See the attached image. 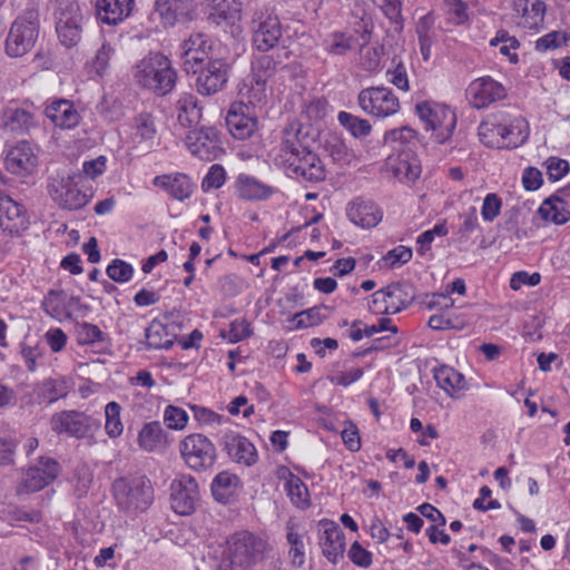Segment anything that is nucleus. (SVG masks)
<instances>
[{
	"instance_id": "obj_4",
	"label": "nucleus",
	"mask_w": 570,
	"mask_h": 570,
	"mask_svg": "<svg viewBox=\"0 0 570 570\" xmlns=\"http://www.w3.org/2000/svg\"><path fill=\"white\" fill-rule=\"evenodd\" d=\"M39 35V12L26 10L12 22L6 39V53L18 58L28 53L35 46Z\"/></svg>"
},
{
	"instance_id": "obj_26",
	"label": "nucleus",
	"mask_w": 570,
	"mask_h": 570,
	"mask_svg": "<svg viewBox=\"0 0 570 570\" xmlns=\"http://www.w3.org/2000/svg\"><path fill=\"white\" fill-rule=\"evenodd\" d=\"M346 215L354 225L362 228L375 227L383 217L381 209L374 202L361 197L348 203Z\"/></svg>"
},
{
	"instance_id": "obj_5",
	"label": "nucleus",
	"mask_w": 570,
	"mask_h": 570,
	"mask_svg": "<svg viewBox=\"0 0 570 570\" xmlns=\"http://www.w3.org/2000/svg\"><path fill=\"white\" fill-rule=\"evenodd\" d=\"M525 119L519 117L510 124H502L494 118L481 122L479 136L485 145L501 147H517L528 138Z\"/></svg>"
},
{
	"instance_id": "obj_15",
	"label": "nucleus",
	"mask_w": 570,
	"mask_h": 570,
	"mask_svg": "<svg viewBox=\"0 0 570 570\" xmlns=\"http://www.w3.org/2000/svg\"><path fill=\"white\" fill-rule=\"evenodd\" d=\"M4 163L9 173L20 177L29 176L39 165L38 149L28 141H20L8 151Z\"/></svg>"
},
{
	"instance_id": "obj_8",
	"label": "nucleus",
	"mask_w": 570,
	"mask_h": 570,
	"mask_svg": "<svg viewBox=\"0 0 570 570\" xmlns=\"http://www.w3.org/2000/svg\"><path fill=\"white\" fill-rule=\"evenodd\" d=\"M50 426L58 434L80 440L92 436L100 428V422L85 412L66 410L51 416Z\"/></svg>"
},
{
	"instance_id": "obj_11",
	"label": "nucleus",
	"mask_w": 570,
	"mask_h": 570,
	"mask_svg": "<svg viewBox=\"0 0 570 570\" xmlns=\"http://www.w3.org/2000/svg\"><path fill=\"white\" fill-rule=\"evenodd\" d=\"M357 102L364 112L377 118H386L400 110L399 98L386 87L362 89Z\"/></svg>"
},
{
	"instance_id": "obj_44",
	"label": "nucleus",
	"mask_w": 570,
	"mask_h": 570,
	"mask_svg": "<svg viewBox=\"0 0 570 570\" xmlns=\"http://www.w3.org/2000/svg\"><path fill=\"white\" fill-rule=\"evenodd\" d=\"M146 343L149 348H165L168 350L174 344V335H171L167 327L158 322L153 321L146 328Z\"/></svg>"
},
{
	"instance_id": "obj_55",
	"label": "nucleus",
	"mask_w": 570,
	"mask_h": 570,
	"mask_svg": "<svg viewBox=\"0 0 570 570\" xmlns=\"http://www.w3.org/2000/svg\"><path fill=\"white\" fill-rule=\"evenodd\" d=\"M226 180V171L220 165L210 166L208 173L203 179L202 187L204 190L217 189L224 185Z\"/></svg>"
},
{
	"instance_id": "obj_42",
	"label": "nucleus",
	"mask_w": 570,
	"mask_h": 570,
	"mask_svg": "<svg viewBox=\"0 0 570 570\" xmlns=\"http://www.w3.org/2000/svg\"><path fill=\"white\" fill-rule=\"evenodd\" d=\"M517 6L522 9V24L528 29H538L542 26L546 14V3L542 0H518Z\"/></svg>"
},
{
	"instance_id": "obj_12",
	"label": "nucleus",
	"mask_w": 570,
	"mask_h": 570,
	"mask_svg": "<svg viewBox=\"0 0 570 570\" xmlns=\"http://www.w3.org/2000/svg\"><path fill=\"white\" fill-rule=\"evenodd\" d=\"M230 65L223 58L209 59L202 65L196 79V89L202 96L222 91L229 78Z\"/></svg>"
},
{
	"instance_id": "obj_17",
	"label": "nucleus",
	"mask_w": 570,
	"mask_h": 570,
	"mask_svg": "<svg viewBox=\"0 0 570 570\" xmlns=\"http://www.w3.org/2000/svg\"><path fill=\"white\" fill-rule=\"evenodd\" d=\"M171 508L180 515L194 512L198 501V484L189 475H184L171 483Z\"/></svg>"
},
{
	"instance_id": "obj_54",
	"label": "nucleus",
	"mask_w": 570,
	"mask_h": 570,
	"mask_svg": "<svg viewBox=\"0 0 570 570\" xmlns=\"http://www.w3.org/2000/svg\"><path fill=\"white\" fill-rule=\"evenodd\" d=\"M412 258V249L405 246H397L386 253L383 256L382 262L384 266L389 268H394L402 264L407 263Z\"/></svg>"
},
{
	"instance_id": "obj_49",
	"label": "nucleus",
	"mask_w": 570,
	"mask_h": 570,
	"mask_svg": "<svg viewBox=\"0 0 570 570\" xmlns=\"http://www.w3.org/2000/svg\"><path fill=\"white\" fill-rule=\"evenodd\" d=\"M570 42V33L566 31H551L535 41V50L546 52L560 48L562 45Z\"/></svg>"
},
{
	"instance_id": "obj_40",
	"label": "nucleus",
	"mask_w": 570,
	"mask_h": 570,
	"mask_svg": "<svg viewBox=\"0 0 570 570\" xmlns=\"http://www.w3.org/2000/svg\"><path fill=\"white\" fill-rule=\"evenodd\" d=\"M2 122L8 130L17 134L28 132L36 126L33 115L18 107H7L2 112Z\"/></svg>"
},
{
	"instance_id": "obj_63",
	"label": "nucleus",
	"mask_w": 570,
	"mask_h": 570,
	"mask_svg": "<svg viewBox=\"0 0 570 570\" xmlns=\"http://www.w3.org/2000/svg\"><path fill=\"white\" fill-rule=\"evenodd\" d=\"M347 554L350 560L358 567L368 568L372 564V553L357 541L352 543Z\"/></svg>"
},
{
	"instance_id": "obj_58",
	"label": "nucleus",
	"mask_w": 570,
	"mask_h": 570,
	"mask_svg": "<svg viewBox=\"0 0 570 570\" xmlns=\"http://www.w3.org/2000/svg\"><path fill=\"white\" fill-rule=\"evenodd\" d=\"M276 68L277 62L272 56H262L254 63L252 73L261 76V78L267 82V80L275 73Z\"/></svg>"
},
{
	"instance_id": "obj_43",
	"label": "nucleus",
	"mask_w": 570,
	"mask_h": 570,
	"mask_svg": "<svg viewBox=\"0 0 570 570\" xmlns=\"http://www.w3.org/2000/svg\"><path fill=\"white\" fill-rule=\"evenodd\" d=\"M354 37L343 31H333L323 40L324 50L332 56H345L354 48Z\"/></svg>"
},
{
	"instance_id": "obj_14",
	"label": "nucleus",
	"mask_w": 570,
	"mask_h": 570,
	"mask_svg": "<svg viewBox=\"0 0 570 570\" xmlns=\"http://www.w3.org/2000/svg\"><path fill=\"white\" fill-rule=\"evenodd\" d=\"M185 142L194 156L206 161L216 159L222 150L219 135L214 127L190 129Z\"/></svg>"
},
{
	"instance_id": "obj_51",
	"label": "nucleus",
	"mask_w": 570,
	"mask_h": 570,
	"mask_svg": "<svg viewBox=\"0 0 570 570\" xmlns=\"http://www.w3.org/2000/svg\"><path fill=\"white\" fill-rule=\"evenodd\" d=\"M292 321L295 322L294 328H307L318 325L323 321L321 307H312L293 315Z\"/></svg>"
},
{
	"instance_id": "obj_1",
	"label": "nucleus",
	"mask_w": 570,
	"mask_h": 570,
	"mask_svg": "<svg viewBox=\"0 0 570 570\" xmlns=\"http://www.w3.org/2000/svg\"><path fill=\"white\" fill-rule=\"evenodd\" d=\"M135 78L142 87L164 96L174 88L176 72L165 56L155 53L136 66Z\"/></svg>"
},
{
	"instance_id": "obj_41",
	"label": "nucleus",
	"mask_w": 570,
	"mask_h": 570,
	"mask_svg": "<svg viewBox=\"0 0 570 570\" xmlns=\"http://www.w3.org/2000/svg\"><path fill=\"white\" fill-rule=\"evenodd\" d=\"M239 485L237 475L223 471L212 482V493L216 501L227 503L235 495Z\"/></svg>"
},
{
	"instance_id": "obj_37",
	"label": "nucleus",
	"mask_w": 570,
	"mask_h": 570,
	"mask_svg": "<svg viewBox=\"0 0 570 570\" xmlns=\"http://www.w3.org/2000/svg\"><path fill=\"white\" fill-rule=\"evenodd\" d=\"M138 445L146 452H156L167 444L166 432L158 421L145 423L138 433Z\"/></svg>"
},
{
	"instance_id": "obj_27",
	"label": "nucleus",
	"mask_w": 570,
	"mask_h": 570,
	"mask_svg": "<svg viewBox=\"0 0 570 570\" xmlns=\"http://www.w3.org/2000/svg\"><path fill=\"white\" fill-rule=\"evenodd\" d=\"M223 444L230 459L246 466L257 461V451L254 444L245 436L236 432H227L223 435Z\"/></svg>"
},
{
	"instance_id": "obj_61",
	"label": "nucleus",
	"mask_w": 570,
	"mask_h": 570,
	"mask_svg": "<svg viewBox=\"0 0 570 570\" xmlns=\"http://www.w3.org/2000/svg\"><path fill=\"white\" fill-rule=\"evenodd\" d=\"M252 335V328L245 318L235 320L229 325L228 340L232 343L240 342Z\"/></svg>"
},
{
	"instance_id": "obj_29",
	"label": "nucleus",
	"mask_w": 570,
	"mask_h": 570,
	"mask_svg": "<svg viewBox=\"0 0 570 570\" xmlns=\"http://www.w3.org/2000/svg\"><path fill=\"white\" fill-rule=\"evenodd\" d=\"M175 109L179 126L189 130L198 127L203 118V108L195 95L190 92L180 94L176 100Z\"/></svg>"
},
{
	"instance_id": "obj_53",
	"label": "nucleus",
	"mask_w": 570,
	"mask_h": 570,
	"mask_svg": "<svg viewBox=\"0 0 570 570\" xmlns=\"http://www.w3.org/2000/svg\"><path fill=\"white\" fill-rule=\"evenodd\" d=\"M107 274L112 281L118 283H125L132 277L134 268L130 264L126 263L122 259H115L107 267Z\"/></svg>"
},
{
	"instance_id": "obj_31",
	"label": "nucleus",
	"mask_w": 570,
	"mask_h": 570,
	"mask_svg": "<svg viewBox=\"0 0 570 570\" xmlns=\"http://www.w3.org/2000/svg\"><path fill=\"white\" fill-rule=\"evenodd\" d=\"M134 0H96L95 8L99 21L115 26L127 18Z\"/></svg>"
},
{
	"instance_id": "obj_32",
	"label": "nucleus",
	"mask_w": 570,
	"mask_h": 570,
	"mask_svg": "<svg viewBox=\"0 0 570 570\" xmlns=\"http://www.w3.org/2000/svg\"><path fill=\"white\" fill-rule=\"evenodd\" d=\"M267 82L261 78V76H255L250 73L247 76L242 86L239 87V96L243 101L240 102L245 108L248 109V106L253 108H262L267 104Z\"/></svg>"
},
{
	"instance_id": "obj_38",
	"label": "nucleus",
	"mask_w": 570,
	"mask_h": 570,
	"mask_svg": "<svg viewBox=\"0 0 570 570\" xmlns=\"http://www.w3.org/2000/svg\"><path fill=\"white\" fill-rule=\"evenodd\" d=\"M69 390L68 380L65 376L56 375L41 381L35 391L40 402L51 404L60 399H65Z\"/></svg>"
},
{
	"instance_id": "obj_47",
	"label": "nucleus",
	"mask_w": 570,
	"mask_h": 570,
	"mask_svg": "<svg viewBox=\"0 0 570 570\" xmlns=\"http://www.w3.org/2000/svg\"><path fill=\"white\" fill-rule=\"evenodd\" d=\"M340 124L355 138H363L371 134L372 126L368 120L358 118L350 112L338 114Z\"/></svg>"
},
{
	"instance_id": "obj_21",
	"label": "nucleus",
	"mask_w": 570,
	"mask_h": 570,
	"mask_svg": "<svg viewBox=\"0 0 570 570\" xmlns=\"http://www.w3.org/2000/svg\"><path fill=\"white\" fill-rule=\"evenodd\" d=\"M322 534L320 546L323 556L332 563H337L344 556L345 535L337 523L328 520L320 522Z\"/></svg>"
},
{
	"instance_id": "obj_28",
	"label": "nucleus",
	"mask_w": 570,
	"mask_h": 570,
	"mask_svg": "<svg viewBox=\"0 0 570 570\" xmlns=\"http://www.w3.org/2000/svg\"><path fill=\"white\" fill-rule=\"evenodd\" d=\"M245 107L242 104H233L226 116L229 132L240 140L249 138L257 126L256 118L244 112Z\"/></svg>"
},
{
	"instance_id": "obj_19",
	"label": "nucleus",
	"mask_w": 570,
	"mask_h": 570,
	"mask_svg": "<svg viewBox=\"0 0 570 570\" xmlns=\"http://www.w3.org/2000/svg\"><path fill=\"white\" fill-rule=\"evenodd\" d=\"M375 301L383 302L385 314H396L412 304L415 297L414 288L406 283H394L374 293Z\"/></svg>"
},
{
	"instance_id": "obj_3",
	"label": "nucleus",
	"mask_w": 570,
	"mask_h": 570,
	"mask_svg": "<svg viewBox=\"0 0 570 570\" xmlns=\"http://www.w3.org/2000/svg\"><path fill=\"white\" fill-rule=\"evenodd\" d=\"M311 141L304 126L298 121H292L283 129L279 146L272 151L271 156L275 165L286 171L298 158L311 150Z\"/></svg>"
},
{
	"instance_id": "obj_57",
	"label": "nucleus",
	"mask_w": 570,
	"mask_h": 570,
	"mask_svg": "<svg viewBox=\"0 0 570 570\" xmlns=\"http://www.w3.org/2000/svg\"><path fill=\"white\" fill-rule=\"evenodd\" d=\"M547 175L550 180H560L569 171V163L564 159L550 157L544 161Z\"/></svg>"
},
{
	"instance_id": "obj_39",
	"label": "nucleus",
	"mask_w": 570,
	"mask_h": 570,
	"mask_svg": "<svg viewBox=\"0 0 570 570\" xmlns=\"http://www.w3.org/2000/svg\"><path fill=\"white\" fill-rule=\"evenodd\" d=\"M434 380L436 381V384L451 397H455L459 392L466 389V381L464 376L451 366L442 365L439 368H435Z\"/></svg>"
},
{
	"instance_id": "obj_18",
	"label": "nucleus",
	"mask_w": 570,
	"mask_h": 570,
	"mask_svg": "<svg viewBox=\"0 0 570 570\" xmlns=\"http://www.w3.org/2000/svg\"><path fill=\"white\" fill-rule=\"evenodd\" d=\"M28 226L29 218L23 205L0 189V227L9 234L18 235Z\"/></svg>"
},
{
	"instance_id": "obj_30",
	"label": "nucleus",
	"mask_w": 570,
	"mask_h": 570,
	"mask_svg": "<svg viewBox=\"0 0 570 570\" xmlns=\"http://www.w3.org/2000/svg\"><path fill=\"white\" fill-rule=\"evenodd\" d=\"M45 114L57 127L65 129L75 128L80 121L79 112L67 99L51 101L47 105Z\"/></svg>"
},
{
	"instance_id": "obj_34",
	"label": "nucleus",
	"mask_w": 570,
	"mask_h": 570,
	"mask_svg": "<svg viewBox=\"0 0 570 570\" xmlns=\"http://www.w3.org/2000/svg\"><path fill=\"white\" fill-rule=\"evenodd\" d=\"M153 184L165 189L173 198L180 202L189 198L194 190V184L190 178L179 173L156 176Z\"/></svg>"
},
{
	"instance_id": "obj_46",
	"label": "nucleus",
	"mask_w": 570,
	"mask_h": 570,
	"mask_svg": "<svg viewBox=\"0 0 570 570\" xmlns=\"http://www.w3.org/2000/svg\"><path fill=\"white\" fill-rule=\"evenodd\" d=\"M285 490L291 501L296 507L304 509L309 505L307 487L298 476L289 473V476L285 482Z\"/></svg>"
},
{
	"instance_id": "obj_48",
	"label": "nucleus",
	"mask_w": 570,
	"mask_h": 570,
	"mask_svg": "<svg viewBox=\"0 0 570 570\" xmlns=\"http://www.w3.org/2000/svg\"><path fill=\"white\" fill-rule=\"evenodd\" d=\"M121 406L119 403L111 401L105 406V430L109 438L116 439L124 432V424L120 419Z\"/></svg>"
},
{
	"instance_id": "obj_9",
	"label": "nucleus",
	"mask_w": 570,
	"mask_h": 570,
	"mask_svg": "<svg viewBox=\"0 0 570 570\" xmlns=\"http://www.w3.org/2000/svg\"><path fill=\"white\" fill-rule=\"evenodd\" d=\"M184 462L194 471H206L216 461V449L212 441L203 434H189L179 443Z\"/></svg>"
},
{
	"instance_id": "obj_56",
	"label": "nucleus",
	"mask_w": 570,
	"mask_h": 570,
	"mask_svg": "<svg viewBox=\"0 0 570 570\" xmlns=\"http://www.w3.org/2000/svg\"><path fill=\"white\" fill-rule=\"evenodd\" d=\"M165 422L169 429L181 430L186 426L188 416L187 413L176 406L168 405L164 413Z\"/></svg>"
},
{
	"instance_id": "obj_64",
	"label": "nucleus",
	"mask_w": 570,
	"mask_h": 570,
	"mask_svg": "<svg viewBox=\"0 0 570 570\" xmlns=\"http://www.w3.org/2000/svg\"><path fill=\"white\" fill-rule=\"evenodd\" d=\"M360 56L361 65L364 70L373 71L379 67L381 56L375 47L362 46L360 50Z\"/></svg>"
},
{
	"instance_id": "obj_50",
	"label": "nucleus",
	"mask_w": 570,
	"mask_h": 570,
	"mask_svg": "<svg viewBox=\"0 0 570 570\" xmlns=\"http://www.w3.org/2000/svg\"><path fill=\"white\" fill-rule=\"evenodd\" d=\"M76 337L80 345H89L102 341L104 333L97 325L83 322L76 325Z\"/></svg>"
},
{
	"instance_id": "obj_52",
	"label": "nucleus",
	"mask_w": 570,
	"mask_h": 570,
	"mask_svg": "<svg viewBox=\"0 0 570 570\" xmlns=\"http://www.w3.org/2000/svg\"><path fill=\"white\" fill-rule=\"evenodd\" d=\"M325 148L332 159L336 163L347 164L351 159V154L346 145L337 137H332L326 140Z\"/></svg>"
},
{
	"instance_id": "obj_59",
	"label": "nucleus",
	"mask_w": 570,
	"mask_h": 570,
	"mask_svg": "<svg viewBox=\"0 0 570 570\" xmlns=\"http://www.w3.org/2000/svg\"><path fill=\"white\" fill-rule=\"evenodd\" d=\"M501 206V199L498 197L497 194H488L483 199L481 208V215L483 219L487 222H492L494 218L499 216Z\"/></svg>"
},
{
	"instance_id": "obj_23",
	"label": "nucleus",
	"mask_w": 570,
	"mask_h": 570,
	"mask_svg": "<svg viewBox=\"0 0 570 570\" xmlns=\"http://www.w3.org/2000/svg\"><path fill=\"white\" fill-rule=\"evenodd\" d=\"M261 551V542L253 534H237L229 546L230 563L236 568L246 569Z\"/></svg>"
},
{
	"instance_id": "obj_20",
	"label": "nucleus",
	"mask_w": 570,
	"mask_h": 570,
	"mask_svg": "<svg viewBox=\"0 0 570 570\" xmlns=\"http://www.w3.org/2000/svg\"><path fill=\"white\" fill-rule=\"evenodd\" d=\"M197 3L195 0H156V11L164 26L186 23L195 19Z\"/></svg>"
},
{
	"instance_id": "obj_24",
	"label": "nucleus",
	"mask_w": 570,
	"mask_h": 570,
	"mask_svg": "<svg viewBox=\"0 0 570 570\" xmlns=\"http://www.w3.org/2000/svg\"><path fill=\"white\" fill-rule=\"evenodd\" d=\"M540 216L558 225L570 220V185L558 190L539 207Z\"/></svg>"
},
{
	"instance_id": "obj_6",
	"label": "nucleus",
	"mask_w": 570,
	"mask_h": 570,
	"mask_svg": "<svg viewBox=\"0 0 570 570\" xmlns=\"http://www.w3.org/2000/svg\"><path fill=\"white\" fill-rule=\"evenodd\" d=\"M56 31L66 48L75 47L81 39L82 14L75 0H59L56 9Z\"/></svg>"
},
{
	"instance_id": "obj_33",
	"label": "nucleus",
	"mask_w": 570,
	"mask_h": 570,
	"mask_svg": "<svg viewBox=\"0 0 570 570\" xmlns=\"http://www.w3.org/2000/svg\"><path fill=\"white\" fill-rule=\"evenodd\" d=\"M282 38V27L277 18L267 17L254 31L253 43L262 52L274 49Z\"/></svg>"
},
{
	"instance_id": "obj_62",
	"label": "nucleus",
	"mask_w": 570,
	"mask_h": 570,
	"mask_svg": "<svg viewBox=\"0 0 570 570\" xmlns=\"http://www.w3.org/2000/svg\"><path fill=\"white\" fill-rule=\"evenodd\" d=\"M341 435L343 443L350 451L357 452L361 449V438L354 423L345 422Z\"/></svg>"
},
{
	"instance_id": "obj_45",
	"label": "nucleus",
	"mask_w": 570,
	"mask_h": 570,
	"mask_svg": "<svg viewBox=\"0 0 570 570\" xmlns=\"http://www.w3.org/2000/svg\"><path fill=\"white\" fill-rule=\"evenodd\" d=\"M134 130L135 139L139 142L149 144L150 146L154 142L157 132L154 117L147 112L139 114L135 118Z\"/></svg>"
},
{
	"instance_id": "obj_10",
	"label": "nucleus",
	"mask_w": 570,
	"mask_h": 570,
	"mask_svg": "<svg viewBox=\"0 0 570 570\" xmlns=\"http://www.w3.org/2000/svg\"><path fill=\"white\" fill-rule=\"evenodd\" d=\"M214 42L203 32H195L179 46L181 66L187 73L196 75L205 62L213 58Z\"/></svg>"
},
{
	"instance_id": "obj_25",
	"label": "nucleus",
	"mask_w": 570,
	"mask_h": 570,
	"mask_svg": "<svg viewBox=\"0 0 570 570\" xmlns=\"http://www.w3.org/2000/svg\"><path fill=\"white\" fill-rule=\"evenodd\" d=\"M286 174L306 181L320 183L326 178V168L321 157L311 149L298 158Z\"/></svg>"
},
{
	"instance_id": "obj_60",
	"label": "nucleus",
	"mask_w": 570,
	"mask_h": 570,
	"mask_svg": "<svg viewBox=\"0 0 570 570\" xmlns=\"http://www.w3.org/2000/svg\"><path fill=\"white\" fill-rule=\"evenodd\" d=\"M387 77L389 81L397 89L403 91L410 89L406 68L402 61H399L393 69L387 70Z\"/></svg>"
},
{
	"instance_id": "obj_2",
	"label": "nucleus",
	"mask_w": 570,
	"mask_h": 570,
	"mask_svg": "<svg viewBox=\"0 0 570 570\" xmlns=\"http://www.w3.org/2000/svg\"><path fill=\"white\" fill-rule=\"evenodd\" d=\"M112 491L118 508L129 513L145 511L154 500L153 485L146 476L118 479Z\"/></svg>"
},
{
	"instance_id": "obj_7",
	"label": "nucleus",
	"mask_w": 570,
	"mask_h": 570,
	"mask_svg": "<svg viewBox=\"0 0 570 570\" xmlns=\"http://www.w3.org/2000/svg\"><path fill=\"white\" fill-rule=\"evenodd\" d=\"M415 109L425 124V129H431L439 142H444L451 137L456 126V116L452 109L432 101L417 104Z\"/></svg>"
},
{
	"instance_id": "obj_22",
	"label": "nucleus",
	"mask_w": 570,
	"mask_h": 570,
	"mask_svg": "<svg viewBox=\"0 0 570 570\" xmlns=\"http://www.w3.org/2000/svg\"><path fill=\"white\" fill-rule=\"evenodd\" d=\"M52 199L63 209L77 210L88 203L87 194L82 193L73 179L68 176L49 186Z\"/></svg>"
},
{
	"instance_id": "obj_13",
	"label": "nucleus",
	"mask_w": 570,
	"mask_h": 570,
	"mask_svg": "<svg viewBox=\"0 0 570 570\" xmlns=\"http://www.w3.org/2000/svg\"><path fill=\"white\" fill-rule=\"evenodd\" d=\"M59 470V463L56 460L40 458L37 464L26 471L23 479L17 487V493L21 495L42 490L57 479Z\"/></svg>"
},
{
	"instance_id": "obj_16",
	"label": "nucleus",
	"mask_w": 570,
	"mask_h": 570,
	"mask_svg": "<svg viewBox=\"0 0 570 570\" xmlns=\"http://www.w3.org/2000/svg\"><path fill=\"white\" fill-rule=\"evenodd\" d=\"M466 95L472 107L481 109L503 99L507 94L500 82L487 76L473 80L466 89Z\"/></svg>"
},
{
	"instance_id": "obj_36",
	"label": "nucleus",
	"mask_w": 570,
	"mask_h": 570,
	"mask_svg": "<svg viewBox=\"0 0 570 570\" xmlns=\"http://www.w3.org/2000/svg\"><path fill=\"white\" fill-rule=\"evenodd\" d=\"M73 302H79V298L68 297L63 291L50 289L45 296L41 307L47 315L60 321L71 316L69 307Z\"/></svg>"
},
{
	"instance_id": "obj_35",
	"label": "nucleus",
	"mask_w": 570,
	"mask_h": 570,
	"mask_svg": "<svg viewBox=\"0 0 570 570\" xmlns=\"http://www.w3.org/2000/svg\"><path fill=\"white\" fill-rule=\"evenodd\" d=\"M273 193L271 186L265 185L257 178L240 174L235 181V194L244 200H264Z\"/></svg>"
}]
</instances>
